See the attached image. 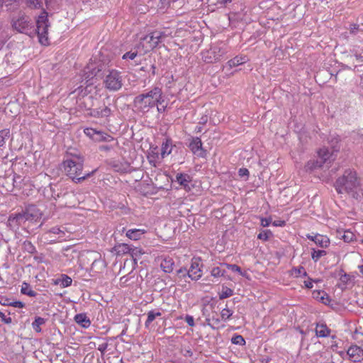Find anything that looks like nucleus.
I'll list each match as a JSON object with an SVG mask.
<instances>
[{"label":"nucleus","instance_id":"obj_1","mask_svg":"<svg viewBox=\"0 0 363 363\" xmlns=\"http://www.w3.org/2000/svg\"><path fill=\"white\" fill-rule=\"evenodd\" d=\"M41 218V211L35 205H29L20 212L10 213L6 226L10 230L15 233L20 228L30 232L34 229L33 225L38 223Z\"/></svg>","mask_w":363,"mask_h":363},{"label":"nucleus","instance_id":"obj_2","mask_svg":"<svg viewBox=\"0 0 363 363\" xmlns=\"http://www.w3.org/2000/svg\"><path fill=\"white\" fill-rule=\"evenodd\" d=\"M334 187L338 194H347L358 201L363 198V181L354 169H347L339 177Z\"/></svg>","mask_w":363,"mask_h":363},{"label":"nucleus","instance_id":"obj_3","mask_svg":"<svg viewBox=\"0 0 363 363\" xmlns=\"http://www.w3.org/2000/svg\"><path fill=\"white\" fill-rule=\"evenodd\" d=\"M162 89L155 86L150 91L138 95L133 100V106L138 113H147L150 108L162 103Z\"/></svg>","mask_w":363,"mask_h":363},{"label":"nucleus","instance_id":"obj_4","mask_svg":"<svg viewBox=\"0 0 363 363\" xmlns=\"http://www.w3.org/2000/svg\"><path fill=\"white\" fill-rule=\"evenodd\" d=\"M64 171L75 183H81L86 179L92 176L96 169L82 175L84 159L79 155H73L67 158L62 163Z\"/></svg>","mask_w":363,"mask_h":363},{"label":"nucleus","instance_id":"obj_5","mask_svg":"<svg viewBox=\"0 0 363 363\" xmlns=\"http://www.w3.org/2000/svg\"><path fill=\"white\" fill-rule=\"evenodd\" d=\"M49 26L48 13L45 11V9H43V11L38 16L36 21V28L34 26L35 32L33 33V37L37 35L39 42L44 45L49 44L48 37V29Z\"/></svg>","mask_w":363,"mask_h":363},{"label":"nucleus","instance_id":"obj_6","mask_svg":"<svg viewBox=\"0 0 363 363\" xmlns=\"http://www.w3.org/2000/svg\"><path fill=\"white\" fill-rule=\"evenodd\" d=\"M13 28L19 33L33 37L34 23L31 18L26 15H21L16 19L12 20Z\"/></svg>","mask_w":363,"mask_h":363},{"label":"nucleus","instance_id":"obj_7","mask_svg":"<svg viewBox=\"0 0 363 363\" xmlns=\"http://www.w3.org/2000/svg\"><path fill=\"white\" fill-rule=\"evenodd\" d=\"M165 34L163 32L155 30L150 34L141 38L139 45H141L147 52L155 48L165 38Z\"/></svg>","mask_w":363,"mask_h":363},{"label":"nucleus","instance_id":"obj_8","mask_svg":"<svg viewBox=\"0 0 363 363\" xmlns=\"http://www.w3.org/2000/svg\"><path fill=\"white\" fill-rule=\"evenodd\" d=\"M122 80L121 72L116 69H112L106 76L104 82L106 87L108 89L111 91H117L122 87Z\"/></svg>","mask_w":363,"mask_h":363},{"label":"nucleus","instance_id":"obj_9","mask_svg":"<svg viewBox=\"0 0 363 363\" xmlns=\"http://www.w3.org/2000/svg\"><path fill=\"white\" fill-rule=\"evenodd\" d=\"M27 6L30 9H42L55 10L58 6L59 0H26Z\"/></svg>","mask_w":363,"mask_h":363},{"label":"nucleus","instance_id":"obj_10","mask_svg":"<svg viewBox=\"0 0 363 363\" xmlns=\"http://www.w3.org/2000/svg\"><path fill=\"white\" fill-rule=\"evenodd\" d=\"M225 53L222 48L215 45L211 47L203 55V59L206 63H213L220 60V57Z\"/></svg>","mask_w":363,"mask_h":363},{"label":"nucleus","instance_id":"obj_11","mask_svg":"<svg viewBox=\"0 0 363 363\" xmlns=\"http://www.w3.org/2000/svg\"><path fill=\"white\" fill-rule=\"evenodd\" d=\"M103 65L99 62H90L84 69V76L89 80L94 77H100Z\"/></svg>","mask_w":363,"mask_h":363},{"label":"nucleus","instance_id":"obj_12","mask_svg":"<svg viewBox=\"0 0 363 363\" xmlns=\"http://www.w3.org/2000/svg\"><path fill=\"white\" fill-rule=\"evenodd\" d=\"M190 278L191 280H198L201 277L199 271L197 272H192V269H187L185 267H182L177 271L176 275L174 277V281H180L182 279Z\"/></svg>","mask_w":363,"mask_h":363},{"label":"nucleus","instance_id":"obj_13","mask_svg":"<svg viewBox=\"0 0 363 363\" xmlns=\"http://www.w3.org/2000/svg\"><path fill=\"white\" fill-rule=\"evenodd\" d=\"M189 147L193 154L197 157H206V150L203 148V143L199 137L191 138Z\"/></svg>","mask_w":363,"mask_h":363},{"label":"nucleus","instance_id":"obj_14","mask_svg":"<svg viewBox=\"0 0 363 363\" xmlns=\"http://www.w3.org/2000/svg\"><path fill=\"white\" fill-rule=\"evenodd\" d=\"M350 359L353 362H360L363 360V350L357 345H352L347 351Z\"/></svg>","mask_w":363,"mask_h":363},{"label":"nucleus","instance_id":"obj_15","mask_svg":"<svg viewBox=\"0 0 363 363\" xmlns=\"http://www.w3.org/2000/svg\"><path fill=\"white\" fill-rule=\"evenodd\" d=\"M45 235L50 237V242H55L57 239H63L65 233L64 230L55 226L47 230Z\"/></svg>","mask_w":363,"mask_h":363},{"label":"nucleus","instance_id":"obj_16","mask_svg":"<svg viewBox=\"0 0 363 363\" xmlns=\"http://www.w3.org/2000/svg\"><path fill=\"white\" fill-rule=\"evenodd\" d=\"M307 238L313 241L317 245H318L320 247H327L330 244V240L329 238L323 235L316 234L315 235H306Z\"/></svg>","mask_w":363,"mask_h":363},{"label":"nucleus","instance_id":"obj_17","mask_svg":"<svg viewBox=\"0 0 363 363\" xmlns=\"http://www.w3.org/2000/svg\"><path fill=\"white\" fill-rule=\"evenodd\" d=\"M176 180L186 190H190V186H189V182H191V177L190 175L185 173H178L176 175Z\"/></svg>","mask_w":363,"mask_h":363},{"label":"nucleus","instance_id":"obj_18","mask_svg":"<svg viewBox=\"0 0 363 363\" xmlns=\"http://www.w3.org/2000/svg\"><path fill=\"white\" fill-rule=\"evenodd\" d=\"M74 321L84 328H87L91 325L89 318L85 313H78L74 318Z\"/></svg>","mask_w":363,"mask_h":363},{"label":"nucleus","instance_id":"obj_19","mask_svg":"<svg viewBox=\"0 0 363 363\" xmlns=\"http://www.w3.org/2000/svg\"><path fill=\"white\" fill-rule=\"evenodd\" d=\"M94 140L97 142L113 143L115 145H118V142L113 137L100 131H97Z\"/></svg>","mask_w":363,"mask_h":363},{"label":"nucleus","instance_id":"obj_20","mask_svg":"<svg viewBox=\"0 0 363 363\" xmlns=\"http://www.w3.org/2000/svg\"><path fill=\"white\" fill-rule=\"evenodd\" d=\"M174 262L172 258L165 257L160 264L161 269L166 273H171L174 269Z\"/></svg>","mask_w":363,"mask_h":363},{"label":"nucleus","instance_id":"obj_21","mask_svg":"<svg viewBox=\"0 0 363 363\" xmlns=\"http://www.w3.org/2000/svg\"><path fill=\"white\" fill-rule=\"evenodd\" d=\"M324 163H325V158L322 160H319L318 159L315 160H310L307 162V164L305 166L306 171L312 172L314 169L320 168L323 167Z\"/></svg>","mask_w":363,"mask_h":363},{"label":"nucleus","instance_id":"obj_22","mask_svg":"<svg viewBox=\"0 0 363 363\" xmlns=\"http://www.w3.org/2000/svg\"><path fill=\"white\" fill-rule=\"evenodd\" d=\"M145 232V230L140 229H130L126 232V236L130 240H138Z\"/></svg>","mask_w":363,"mask_h":363},{"label":"nucleus","instance_id":"obj_23","mask_svg":"<svg viewBox=\"0 0 363 363\" xmlns=\"http://www.w3.org/2000/svg\"><path fill=\"white\" fill-rule=\"evenodd\" d=\"M330 330L326 325L320 323L317 324L315 328L316 335L321 337H327L330 335Z\"/></svg>","mask_w":363,"mask_h":363},{"label":"nucleus","instance_id":"obj_24","mask_svg":"<svg viewBox=\"0 0 363 363\" xmlns=\"http://www.w3.org/2000/svg\"><path fill=\"white\" fill-rule=\"evenodd\" d=\"M248 60L246 56H236L228 62L230 67H234L245 63Z\"/></svg>","mask_w":363,"mask_h":363},{"label":"nucleus","instance_id":"obj_25","mask_svg":"<svg viewBox=\"0 0 363 363\" xmlns=\"http://www.w3.org/2000/svg\"><path fill=\"white\" fill-rule=\"evenodd\" d=\"M114 250L116 251V255H121L124 254H130V251L131 250V247L130 245L125 243H121L116 245L114 247Z\"/></svg>","mask_w":363,"mask_h":363},{"label":"nucleus","instance_id":"obj_26","mask_svg":"<svg viewBox=\"0 0 363 363\" xmlns=\"http://www.w3.org/2000/svg\"><path fill=\"white\" fill-rule=\"evenodd\" d=\"M72 279L66 274H62L61 277L56 279L55 283L60 284L62 287H67L72 284Z\"/></svg>","mask_w":363,"mask_h":363},{"label":"nucleus","instance_id":"obj_27","mask_svg":"<svg viewBox=\"0 0 363 363\" xmlns=\"http://www.w3.org/2000/svg\"><path fill=\"white\" fill-rule=\"evenodd\" d=\"M21 292L23 294L27 295L30 297H35L38 294L35 291H33L30 285L26 282H23L21 286Z\"/></svg>","mask_w":363,"mask_h":363},{"label":"nucleus","instance_id":"obj_28","mask_svg":"<svg viewBox=\"0 0 363 363\" xmlns=\"http://www.w3.org/2000/svg\"><path fill=\"white\" fill-rule=\"evenodd\" d=\"M172 152V141L167 140L165 143H162L161 155L164 158L166 155H169Z\"/></svg>","mask_w":363,"mask_h":363},{"label":"nucleus","instance_id":"obj_29","mask_svg":"<svg viewBox=\"0 0 363 363\" xmlns=\"http://www.w3.org/2000/svg\"><path fill=\"white\" fill-rule=\"evenodd\" d=\"M162 315L160 311H150L147 313V318L145 323V328H148L150 323L157 318Z\"/></svg>","mask_w":363,"mask_h":363},{"label":"nucleus","instance_id":"obj_30","mask_svg":"<svg viewBox=\"0 0 363 363\" xmlns=\"http://www.w3.org/2000/svg\"><path fill=\"white\" fill-rule=\"evenodd\" d=\"M45 323V319L41 317H35V320L32 323L33 330L37 333L41 332L40 325Z\"/></svg>","mask_w":363,"mask_h":363},{"label":"nucleus","instance_id":"obj_31","mask_svg":"<svg viewBox=\"0 0 363 363\" xmlns=\"http://www.w3.org/2000/svg\"><path fill=\"white\" fill-rule=\"evenodd\" d=\"M10 135L11 133L9 128L0 130V147L5 145L6 140L10 137Z\"/></svg>","mask_w":363,"mask_h":363},{"label":"nucleus","instance_id":"obj_32","mask_svg":"<svg viewBox=\"0 0 363 363\" xmlns=\"http://www.w3.org/2000/svg\"><path fill=\"white\" fill-rule=\"evenodd\" d=\"M326 254H327V252L325 250H315L313 249V252L311 253V258L315 262H316L319 260V259L320 257L326 255Z\"/></svg>","mask_w":363,"mask_h":363},{"label":"nucleus","instance_id":"obj_33","mask_svg":"<svg viewBox=\"0 0 363 363\" xmlns=\"http://www.w3.org/2000/svg\"><path fill=\"white\" fill-rule=\"evenodd\" d=\"M233 295V289L228 288V287H223L221 294H220V295H219V298L221 300L225 299L228 297H230Z\"/></svg>","mask_w":363,"mask_h":363},{"label":"nucleus","instance_id":"obj_34","mask_svg":"<svg viewBox=\"0 0 363 363\" xmlns=\"http://www.w3.org/2000/svg\"><path fill=\"white\" fill-rule=\"evenodd\" d=\"M206 322L207 325H209L211 328L216 329L218 328L220 319L218 318L213 317L211 319L206 318Z\"/></svg>","mask_w":363,"mask_h":363},{"label":"nucleus","instance_id":"obj_35","mask_svg":"<svg viewBox=\"0 0 363 363\" xmlns=\"http://www.w3.org/2000/svg\"><path fill=\"white\" fill-rule=\"evenodd\" d=\"M223 265L225 266L228 269H230L233 272H238L242 277L245 276V273H242L241 268L236 264H223Z\"/></svg>","mask_w":363,"mask_h":363},{"label":"nucleus","instance_id":"obj_36","mask_svg":"<svg viewBox=\"0 0 363 363\" xmlns=\"http://www.w3.org/2000/svg\"><path fill=\"white\" fill-rule=\"evenodd\" d=\"M23 247L26 251L28 253L33 254L36 252L35 247L30 241H25L23 242Z\"/></svg>","mask_w":363,"mask_h":363},{"label":"nucleus","instance_id":"obj_37","mask_svg":"<svg viewBox=\"0 0 363 363\" xmlns=\"http://www.w3.org/2000/svg\"><path fill=\"white\" fill-rule=\"evenodd\" d=\"M271 236H272V233L269 230H267L259 233L257 235V238L267 241Z\"/></svg>","mask_w":363,"mask_h":363},{"label":"nucleus","instance_id":"obj_38","mask_svg":"<svg viewBox=\"0 0 363 363\" xmlns=\"http://www.w3.org/2000/svg\"><path fill=\"white\" fill-rule=\"evenodd\" d=\"M199 262H200L199 258V259H195V258L193 259L189 269H192V272H197V271H199L200 274H201V270L199 267Z\"/></svg>","mask_w":363,"mask_h":363},{"label":"nucleus","instance_id":"obj_39","mask_svg":"<svg viewBox=\"0 0 363 363\" xmlns=\"http://www.w3.org/2000/svg\"><path fill=\"white\" fill-rule=\"evenodd\" d=\"M231 341L232 343L235 345H244L245 344V339L240 335H236L234 337H233Z\"/></svg>","mask_w":363,"mask_h":363},{"label":"nucleus","instance_id":"obj_40","mask_svg":"<svg viewBox=\"0 0 363 363\" xmlns=\"http://www.w3.org/2000/svg\"><path fill=\"white\" fill-rule=\"evenodd\" d=\"M225 273V270H222L220 267H213L211 270V276L214 277H223L224 276Z\"/></svg>","mask_w":363,"mask_h":363},{"label":"nucleus","instance_id":"obj_41","mask_svg":"<svg viewBox=\"0 0 363 363\" xmlns=\"http://www.w3.org/2000/svg\"><path fill=\"white\" fill-rule=\"evenodd\" d=\"M233 315V311L230 310L228 307L221 311L220 315L223 320H226L229 319Z\"/></svg>","mask_w":363,"mask_h":363},{"label":"nucleus","instance_id":"obj_42","mask_svg":"<svg viewBox=\"0 0 363 363\" xmlns=\"http://www.w3.org/2000/svg\"><path fill=\"white\" fill-rule=\"evenodd\" d=\"M338 275L340 276V280L344 284H346L348 281L350 280V277L349 274H347V273H345L344 272V270L342 269H341L340 271H339V274Z\"/></svg>","mask_w":363,"mask_h":363},{"label":"nucleus","instance_id":"obj_43","mask_svg":"<svg viewBox=\"0 0 363 363\" xmlns=\"http://www.w3.org/2000/svg\"><path fill=\"white\" fill-rule=\"evenodd\" d=\"M138 55V51L137 50H130L129 52H125L123 57V60H134L136 56Z\"/></svg>","mask_w":363,"mask_h":363},{"label":"nucleus","instance_id":"obj_44","mask_svg":"<svg viewBox=\"0 0 363 363\" xmlns=\"http://www.w3.org/2000/svg\"><path fill=\"white\" fill-rule=\"evenodd\" d=\"M143 254L141 249L138 247H131V250L130 251V255L133 258L134 261L136 260L138 257H140Z\"/></svg>","mask_w":363,"mask_h":363},{"label":"nucleus","instance_id":"obj_45","mask_svg":"<svg viewBox=\"0 0 363 363\" xmlns=\"http://www.w3.org/2000/svg\"><path fill=\"white\" fill-rule=\"evenodd\" d=\"M319 160H322L325 158V162L330 157V152L328 150L321 149L318 152Z\"/></svg>","mask_w":363,"mask_h":363},{"label":"nucleus","instance_id":"obj_46","mask_svg":"<svg viewBox=\"0 0 363 363\" xmlns=\"http://www.w3.org/2000/svg\"><path fill=\"white\" fill-rule=\"evenodd\" d=\"M110 143L111 144H109V145H99V150L100 151H101V152H109L111 150H113L115 146L117 145H115V143Z\"/></svg>","mask_w":363,"mask_h":363},{"label":"nucleus","instance_id":"obj_47","mask_svg":"<svg viewBox=\"0 0 363 363\" xmlns=\"http://www.w3.org/2000/svg\"><path fill=\"white\" fill-rule=\"evenodd\" d=\"M57 194H56V196L57 198H60V197H65L66 196H68L70 192L68 191L67 188H60V189L57 188Z\"/></svg>","mask_w":363,"mask_h":363},{"label":"nucleus","instance_id":"obj_48","mask_svg":"<svg viewBox=\"0 0 363 363\" xmlns=\"http://www.w3.org/2000/svg\"><path fill=\"white\" fill-rule=\"evenodd\" d=\"M350 33L356 35L358 32H363V28H361L359 24H351L350 26Z\"/></svg>","mask_w":363,"mask_h":363},{"label":"nucleus","instance_id":"obj_49","mask_svg":"<svg viewBox=\"0 0 363 363\" xmlns=\"http://www.w3.org/2000/svg\"><path fill=\"white\" fill-rule=\"evenodd\" d=\"M354 235L350 231H346L342 235V239L346 242H350L353 240Z\"/></svg>","mask_w":363,"mask_h":363},{"label":"nucleus","instance_id":"obj_50","mask_svg":"<svg viewBox=\"0 0 363 363\" xmlns=\"http://www.w3.org/2000/svg\"><path fill=\"white\" fill-rule=\"evenodd\" d=\"M238 175L242 178L245 177V180L247 181L250 175V172L246 168H240L238 171Z\"/></svg>","mask_w":363,"mask_h":363},{"label":"nucleus","instance_id":"obj_51","mask_svg":"<svg viewBox=\"0 0 363 363\" xmlns=\"http://www.w3.org/2000/svg\"><path fill=\"white\" fill-rule=\"evenodd\" d=\"M4 304L7 305V306H11L15 308H23L25 307V303L20 301H13L11 303H4Z\"/></svg>","mask_w":363,"mask_h":363},{"label":"nucleus","instance_id":"obj_52","mask_svg":"<svg viewBox=\"0 0 363 363\" xmlns=\"http://www.w3.org/2000/svg\"><path fill=\"white\" fill-rule=\"evenodd\" d=\"M96 133H97V131L93 128H86L84 130V133L87 136L92 138L94 140V138H96Z\"/></svg>","mask_w":363,"mask_h":363},{"label":"nucleus","instance_id":"obj_53","mask_svg":"<svg viewBox=\"0 0 363 363\" xmlns=\"http://www.w3.org/2000/svg\"><path fill=\"white\" fill-rule=\"evenodd\" d=\"M111 113V110L108 106H104L102 108V112H101V118H107Z\"/></svg>","mask_w":363,"mask_h":363},{"label":"nucleus","instance_id":"obj_54","mask_svg":"<svg viewBox=\"0 0 363 363\" xmlns=\"http://www.w3.org/2000/svg\"><path fill=\"white\" fill-rule=\"evenodd\" d=\"M296 274L298 276L303 275V277L307 276V272H306L304 267H300L298 269H295Z\"/></svg>","mask_w":363,"mask_h":363},{"label":"nucleus","instance_id":"obj_55","mask_svg":"<svg viewBox=\"0 0 363 363\" xmlns=\"http://www.w3.org/2000/svg\"><path fill=\"white\" fill-rule=\"evenodd\" d=\"M0 318H1L2 321H4L5 323H11V317H6L4 313L1 311H0Z\"/></svg>","mask_w":363,"mask_h":363},{"label":"nucleus","instance_id":"obj_56","mask_svg":"<svg viewBox=\"0 0 363 363\" xmlns=\"http://www.w3.org/2000/svg\"><path fill=\"white\" fill-rule=\"evenodd\" d=\"M185 321L189 326H194V318L191 315H186L185 317Z\"/></svg>","mask_w":363,"mask_h":363},{"label":"nucleus","instance_id":"obj_57","mask_svg":"<svg viewBox=\"0 0 363 363\" xmlns=\"http://www.w3.org/2000/svg\"><path fill=\"white\" fill-rule=\"evenodd\" d=\"M313 281L318 282V281H319V280H313L312 279H309L308 281H304L305 286L308 289H312L313 288Z\"/></svg>","mask_w":363,"mask_h":363},{"label":"nucleus","instance_id":"obj_58","mask_svg":"<svg viewBox=\"0 0 363 363\" xmlns=\"http://www.w3.org/2000/svg\"><path fill=\"white\" fill-rule=\"evenodd\" d=\"M354 57L358 62H363V50L359 53L355 52L354 54Z\"/></svg>","mask_w":363,"mask_h":363},{"label":"nucleus","instance_id":"obj_59","mask_svg":"<svg viewBox=\"0 0 363 363\" xmlns=\"http://www.w3.org/2000/svg\"><path fill=\"white\" fill-rule=\"evenodd\" d=\"M271 223V218H262L261 219V225L263 227H267Z\"/></svg>","mask_w":363,"mask_h":363},{"label":"nucleus","instance_id":"obj_60","mask_svg":"<svg viewBox=\"0 0 363 363\" xmlns=\"http://www.w3.org/2000/svg\"><path fill=\"white\" fill-rule=\"evenodd\" d=\"M89 114L95 118H101L100 113H99V108L91 109Z\"/></svg>","mask_w":363,"mask_h":363},{"label":"nucleus","instance_id":"obj_61","mask_svg":"<svg viewBox=\"0 0 363 363\" xmlns=\"http://www.w3.org/2000/svg\"><path fill=\"white\" fill-rule=\"evenodd\" d=\"M107 347H108V343H103V344H101L99 345L98 347V350L102 353L104 354L105 352V351L107 349Z\"/></svg>","mask_w":363,"mask_h":363},{"label":"nucleus","instance_id":"obj_62","mask_svg":"<svg viewBox=\"0 0 363 363\" xmlns=\"http://www.w3.org/2000/svg\"><path fill=\"white\" fill-rule=\"evenodd\" d=\"M1 2V6H5L6 7H9L12 4L13 1H16V0H0Z\"/></svg>","mask_w":363,"mask_h":363},{"label":"nucleus","instance_id":"obj_63","mask_svg":"<svg viewBox=\"0 0 363 363\" xmlns=\"http://www.w3.org/2000/svg\"><path fill=\"white\" fill-rule=\"evenodd\" d=\"M57 187V185H55V186H50V190L52 191L51 196L55 200H57V197L56 196V194H57V189H55Z\"/></svg>","mask_w":363,"mask_h":363},{"label":"nucleus","instance_id":"obj_64","mask_svg":"<svg viewBox=\"0 0 363 363\" xmlns=\"http://www.w3.org/2000/svg\"><path fill=\"white\" fill-rule=\"evenodd\" d=\"M94 97L92 96H84V101L83 103L84 104V107L88 108V109H90L89 107H87V105H86V101H91L93 100Z\"/></svg>","mask_w":363,"mask_h":363}]
</instances>
